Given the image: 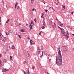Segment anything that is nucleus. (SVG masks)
I'll return each instance as SVG.
<instances>
[{
    "mask_svg": "<svg viewBox=\"0 0 74 74\" xmlns=\"http://www.w3.org/2000/svg\"><path fill=\"white\" fill-rule=\"evenodd\" d=\"M30 44H32V45L33 44L32 43L33 42V41L32 40H30Z\"/></svg>",
    "mask_w": 74,
    "mask_h": 74,
    "instance_id": "obj_14",
    "label": "nucleus"
},
{
    "mask_svg": "<svg viewBox=\"0 0 74 74\" xmlns=\"http://www.w3.org/2000/svg\"><path fill=\"white\" fill-rule=\"evenodd\" d=\"M38 52H40V50H38Z\"/></svg>",
    "mask_w": 74,
    "mask_h": 74,
    "instance_id": "obj_57",
    "label": "nucleus"
},
{
    "mask_svg": "<svg viewBox=\"0 0 74 74\" xmlns=\"http://www.w3.org/2000/svg\"><path fill=\"white\" fill-rule=\"evenodd\" d=\"M62 57H56V63L58 66H62Z\"/></svg>",
    "mask_w": 74,
    "mask_h": 74,
    "instance_id": "obj_1",
    "label": "nucleus"
},
{
    "mask_svg": "<svg viewBox=\"0 0 74 74\" xmlns=\"http://www.w3.org/2000/svg\"><path fill=\"white\" fill-rule=\"evenodd\" d=\"M33 44H35V43L34 42H33Z\"/></svg>",
    "mask_w": 74,
    "mask_h": 74,
    "instance_id": "obj_50",
    "label": "nucleus"
},
{
    "mask_svg": "<svg viewBox=\"0 0 74 74\" xmlns=\"http://www.w3.org/2000/svg\"><path fill=\"white\" fill-rule=\"evenodd\" d=\"M16 6H15V8H16Z\"/></svg>",
    "mask_w": 74,
    "mask_h": 74,
    "instance_id": "obj_60",
    "label": "nucleus"
},
{
    "mask_svg": "<svg viewBox=\"0 0 74 74\" xmlns=\"http://www.w3.org/2000/svg\"><path fill=\"white\" fill-rule=\"evenodd\" d=\"M18 3H16V4H15V6H16V7H17V6L18 5Z\"/></svg>",
    "mask_w": 74,
    "mask_h": 74,
    "instance_id": "obj_20",
    "label": "nucleus"
},
{
    "mask_svg": "<svg viewBox=\"0 0 74 74\" xmlns=\"http://www.w3.org/2000/svg\"><path fill=\"white\" fill-rule=\"evenodd\" d=\"M27 55H28V56H29L28 57H29L30 56H29V53H28V52H27Z\"/></svg>",
    "mask_w": 74,
    "mask_h": 74,
    "instance_id": "obj_37",
    "label": "nucleus"
},
{
    "mask_svg": "<svg viewBox=\"0 0 74 74\" xmlns=\"http://www.w3.org/2000/svg\"><path fill=\"white\" fill-rule=\"evenodd\" d=\"M6 34L7 35V36H8V34L7 33H6Z\"/></svg>",
    "mask_w": 74,
    "mask_h": 74,
    "instance_id": "obj_59",
    "label": "nucleus"
},
{
    "mask_svg": "<svg viewBox=\"0 0 74 74\" xmlns=\"http://www.w3.org/2000/svg\"><path fill=\"white\" fill-rule=\"evenodd\" d=\"M38 50H40V48H39V47H38Z\"/></svg>",
    "mask_w": 74,
    "mask_h": 74,
    "instance_id": "obj_43",
    "label": "nucleus"
},
{
    "mask_svg": "<svg viewBox=\"0 0 74 74\" xmlns=\"http://www.w3.org/2000/svg\"><path fill=\"white\" fill-rule=\"evenodd\" d=\"M0 36H2L1 33H0Z\"/></svg>",
    "mask_w": 74,
    "mask_h": 74,
    "instance_id": "obj_48",
    "label": "nucleus"
},
{
    "mask_svg": "<svg viewBox=\"0 0 74 74\" xmlns=\"http://www.w3.org/2000/svg\"><path fill=\"white\" fill-rule=\"evenodd\" d=\"M56 23H54L53 25L52 26H54V28H55L56 27Z\"/></svg>",
    "mask_w": 74,
    "mask_h": 74,
    "instance_id": "obj_12",
    "label": "nucleus"
},
{
    "mask_svg": "<svg viewBox=\"0 0 74 74\" xmlns=\"http://www.w3.org/2000/svg\"><path fill=\"white\" fill-rule=\"evenodd\" d=\"M18 56L21 57V54L20 53H18Z\"/></svg>",
    "mask_w": 74,
    "mask_h": 74,
    "instance_id": "obj_16",
    "label": "nucleus"
},
{
    "mask_svg": "<svg viewBox=\"0 0 74 74\" xmlns=\"http://www.w3.org/2000/svg\"><path fill=\"white\" fill-rule=\"evenodd\" d=\"M66 37H67V38H68V36H69V32H67V31H66Z\"/></svg>",
    "mask_w": 74,
    "mask_h": 74,
    "instance_id": "obj_8",
    "label": "nucleus"
},
{
    "mask_svg": "<svg viewBox=\"0 0 74 74\" xmlns=\"http://www.w3.org/2000/svg\"><path fill=\"white\" fill-rule=\"evenodd\" d=\"M71 13L73 15V14H74V12H71Z\"/></svg>",
    "mask_w": 74,
    "mask_h": 74,
    "instance_id": "obj_41",
    "label": "nucleus"
},
{
    "mask_svg": "<svg viewBox=\"0 0 74 74\" xmlns=\"http://www.w3.org/2000/svg\"><path fill=\"white\" fill-rule=\"evenodd\" d=\"M45 12H47V11H48V10H45Z\"/></svg>",
    "mask_w": 74,
    "mask_h": 74,
    "instance_id": "obj_39",
    "label": "nucleus"
},
{
    "mask_svg": "<svg viewBox=\"0 0 74 74\" xmlns=\"http://www.w3.org/2000/svg\"><path fill=\"white\" fill-rule=\"evenodd\" d=\"M58 28H59V29H60L61 30H62V29L61 28H60V27H59V26H58Z\"/></svg>",
    "mask_w": 74,
    "mask_h": 74,
    "instance_id": "obj_31",
    "label": "nucleus"
},
{
    "mask_svg": "<svg viewBox=\"0 0 74 74\" xmlns=\"http://www.w3.org/2000/svg\"><path fill=\"white\" fill-rule=\"evenodd\" d=\"M60 49V48H58V51L60 50L59 49Z\"/></svg>",
    "mask_w": 74,
    "mask_h": 74,
    "instance_id": "obj_53",
    "label": "nucleus"
},
{
    "mask_svg": "<svg viewBox=\"0 0 74 74\" xmlns=\"http://www.w3.org/2000/svg\"><path fill=\"white\" fill-rule=\"evenodd\" d=\"M62 33L63 34H65L66 33L64 31V29H63L62 31Z\"/></svg>",
    "mask_w": 74,
    "mask_h": 74,
    "instance_id": "obj_7",
    "label": "nucleus"
},
{
    "mask_svg": "<svg viewBox=\"0 0 74 74\" xmlns=\"http://www.w3.org/2000/svg\"><path fill=\"white\" fill-rule=\"evenodd\" d=\"M18 38H20V39H21V35H18Z\"/></svg>",
    "mask_w": 74,
    "mask_h": 74,
    "instance_id": "obj_24",
    "label": "nucleus"
},
{
    "mask_svg": "<svg viewBox=\"0 0 74 74\" xmlns=\"http://www.w3.org/2000/svg\"><path fill=\"white\" fill-rule=\"evenodd\" d=\"M49 9H50V8H51V7H50V8H49Z\"/></svg>",
    "mask_w": 74,
    "mask_h": 74,
    "instance_id": "obj_54",
    "label": "nucleus"
},
{
    "mask_svg": "<svg viewBox=\"0 0 74 74\" xmlns=\"http://www.w3.org/2000/svg\"><path fill=\"white\" fill-rule=\"evenodd\" d=\"M11 32V30H10V32Z\"/></svg>",
    "mask_w": 74,
    "mask_h": 74,
    "instance_id": "obj_58",
    "label": "nucleus"
},
{
    "mask_svg": "<svg viewBox=\"0 0 74 74\" xmlns=\"http://www.w3.org/2000/svg\"><path fill=\"white\" fill-rule=\"evenodd\" d=\"M63 49L64 50V52H67V49H66L64 47L63 48Z\"/></svg>",
    "mask_w": 74,
    "mask_h": 74,
    "instance_id": "obj_6",
    "label": "nucleus"
},
{
    "mask_svg": "<svg viewBox=\"0 0 74 74\" xmlns=\"http://www.w3.org/2000/svg\"><path fill=\"white\" fill-rule=\"evenodd\" d=\"M63 47H65V48H66L67 47V46H63Z\"/></svg>",
    "mask_w": 74,
    "mask_h": 74,
    "instance_id": "obj_30",
    "label": "nucleus"
},
{
    "mask_svg": "<svg viewBox=\"0 0 74 74\" xmlns=\"http://www.w3.org/2000/svg\"><path fill=\"white\" fill-rule=\"evenodd\" d=\"M32 69H35V67H34V66H33L32 67Z\"/></svg>",
    "mask_w": 74,
    "mask_h": 74,
    "instance_id": "obj_40",
    "label": "nucleus"
},
{
    "mask_svg": "<svg viewBox=\"0 0 74 74\" xmlns=\"http://www.w3.org/2000/svg\"><path fill=\"white\" fill-rule=\"evenodd\" d=\"M41 32H40L38 34H39V35H41Z\"/></svg>",
    "mask_w": 74,
    "mask_h": 74,
    "instance_id": "obj_25",
    "label": "nucleus"
},
{
    "mask_svg": "<svg viewBox=\"0 0 74 74\" xmlns=\"http://www.w3.org/2000/svg\"><path fill=\"white\" fill-rule=\"evenodd\" d=\"M2 2L3 3V4H4V1H2Z\"/></svg>",
    "mask_w": 74,
    "mask_h": 74,
    "instance_id": "obj_44",
    "label": "nucleus"
},
{
    "mask_svg": "<svg viewBox=\"0 0 74 74\" xmlns=\"http://www.w3.org/2000/svg\"><path fill=\"white\" fill-rule=\"evenodd\" d=\"M1 57H2V55H1V54L0 53V58H1Z\"/></svg>",
    "mask_w": 74,
    "mask_h": 74,
    "instance_id": "obj_26",
    "label": "nucleus"
},
{
    "mask_svg": "<svg viewBox=\"0 0 74 74\" xmlns=\"http://www.w3.org/2000/svg\"><path fill=\"white\" fill-rule=\"evenodd\" d=\"M7 47H9V45H7Z\"/></svg>",
    "mask_w": 74,
    "mask_h": 74,
    "instance_id": "obj_52",
    "label": "nucleus"
},
{
    "mask_svg": "<svg viewBox=\"0 0 74 74\" xmlns=\"http://www.w3.org/2000/svg\"><path fill=\"white\" fill-rule=\"evenodd\" d=\"M7 60H6V59H4V60H3V62H6Z\"/></svg>",
    "mask_w": 74,
    "mask_h": 74,
    "instance_id": "obj_21",
    "label": "nucleus"
},
{
    "mask_svg": "<svg viewBox=\"0 0 74 74\" xmlns=\"http://www.w3.org/2000/svg\"><path fill=\"white\" fill-rule=\"evenodd\" d=\"M27 39H30V38H29V37H28V38H27Z\"/></svg>",
    "mask_w": 74,
    "mask_h": 74,
    "instance_id": "obj_56",
    "label": "nucleus"
},
{
    "mask_svg": "<svg viewBox=\"0 0 74 74\" xmlns=\"http://www.w3.org/2000/svg\"><path fill=\"white\" fill-rule=\"evenodd\" d=\"M34 21L35 22H36V21H37L36 20V18H35Z\"/></svg>",
    "mask_w": 74,
    "mask_h": 74,
    "instance_id": "obj_34",
    "label": "nucleus"
},
{
    "mask_svg": "<svg viewBox=\"0 0 74 74\" xmlns=\"http://www.w3.org/2000/svg\"><path fill=\"white\" fill-rule=\"evenodd\" d=\"M60 26H62V24H60Z\"/></svg>",
    "mask_w": 74,
    "mask_h": 74,
    "instance_id": "obj_47",
    "label": "nucleus"
},
{
    "mask_svg": "<svg viewBox=\"0 0 74 74\" xmlns=\"http://www.w3.org/2000/svg\"><path fill=\"white\" fill-rule=\"evenodd\" d=\"M41 27L43 29H44V28L45 27V22H43L42 24Z\"/></svg>",
    "mask_w": 74,
    "mask_h": 74,
    "instance_id": "obj_3",
    "label": "nucleus"
},
{
    "mask_svg": "<svg viewBox=\"0 0 74 74\" xmlns=\"http://www.w3.org/2000/svg\"><path fill=\"white\" fill-rule=\"evenodd\" d=\"M62 7H63V8H64V9H65V6H64L63 5H62Z\"/></svg>",
    "mask_w": 74,
    "mask_h": 74,
    "instance_id": "obj_23",
    "label": "nucleus"
},
{
    "mask_svg": "<svg viewBox=\"0 0 74 74\" xmlns=\"http://www.w3.org/2000/svg\"><path fill=\"white\" fill-rule=\"evenodd\" d=\"M42 56H43V54H42L40 56V58H42Z\"/></svg>",
    "mask_w": 74,
    "mask_h": 74,
    "instance_id": "obj_36",
    "label": "nucleus"
},
{
    "mask_svg": "<svg viewBox=\"0 0 74 74\" xmlns=\"http://www.w3.org/2000/svg\"><path fill=\"white\" fill-rule=\"evenodd\" d=\"M43 15H44V14L43 13H42L41 16L42 18H43Z\"/></svg>",
    "mask_w": 74,
    "mask_h": 74,
    "instance_id": "obj_19",
    "label": "nucleus"
},
{
    "mask_svg": "<svg viewBox=\"0 0 74 74\" xmlns=\"http://www.w3.org/2000/svg\"><path fill=\"white\" fill-rule=\"evenodd\" d=\"M61 25H62H62H63V23L61 24Z\"/></svg>",
    "mask_w": 74,
    "mask_h": 74,
    "instance_id": "obj_62",
    "label": "nucleus"
},
{
    "mask_svg": "<svg viewBox=\"0 0 74 74\" xmlns=\"http://www.w3.org/2000/svg\"><path fill=\"white\" fill-rule=\"evenodd\" d=\"M10 32V33H11L12 34H12V32Z\"/></svg>",
    "mask_w": 74,
    "mask_h": 74,
    "instance_id": "obj_49",
    "label": "nucleus"
},
{
    "mask_svg": "<svg viewBox=\"0 0 74 74\" xmlns=\"http://www.w3.org/2000/svg\"><path fill=\"white\" fill-rule=\"evenodd\" d=\"M26 31V30L25 29H21V30L20 32H25Z\"/></svg>",
    "mask_w": 74,
    "mask_h": 74,
    "instance_id": "obj_9",
    "label": "nucleus"
},
{
    "mask_svg": "<svg viewBox=\"0 0 74 74\" xmlns=\"http://www.w3.org/2000/svg\"><path fill=\"white\" fill-rule=\"evenodd\" d=\"M24 73L25 74H26V72H25V71H24Z\"/></svg>",
    "mask_w": 74,
    "mask_h": 74,
    "instance_id": "obj_35",
    "label": "nucleus"
},
{
    "mask_svg": "<svg viewBox=\"0 0 74 74\" xmlns=\"http://www.w3.org/2000/svg\"><path fill=\"white\" fill-rule=\"evenodd\" d=\"M16 35H18V33H16Z\"/></svg>",
    "mask_w": 74,
    "mask_h": 74,
    "instance_id": "obj_61",
    "label": "nucleus"
},
{
    "mask_svg": "<svg viewBox=\"0 0 74 74\" xmlns=\"http://www.w3.org/2000/svg\"><path fill=\"white\" fill-rule=\"evenodd\" d=\"M56 5H58V3H56Z\"/></svg>",
    "mask_w": 74,
    "mask_h": 74,
    "instance_id": "obj_55",
    "label": "nucleus"
},
{
    "mask_svg": "<svg viewBox=\"0 0 74 74\" xmlns=\"http://www.w3.org/2000/svg\"><path fill=\"white\" fill-rule=\"evenodd\" d=\"M17 9L19 11H21V8H20V7L18 5L17 6Z\"/></svg>",
    "mask_w": 74,
    "mask_h": 74,
    "instance_id": "obj_10",
    "label": "nucleus"
},
{
    "mask_svg": "<svg viewBox=\"0 0 74 74\" xmlns=\"http://www.w3.org/2000/svg\"><path fill=\"white\" fill-rule=\"evenodd\" d=\"M2 41H4V42H5V39H3V40H2Z\"/></svg>",
    "mask_w": 74,
    "mask_h": 74,
    "instance_id": "obj_27",
    "label": "nucleus"
},
{
    "mask_svg": "<svg viewBox=\"0 0 74 74\" xmlns=\"http://www.w3.org/2000/svg\"><path fill=\"white\" fill-rule=\"evenodd\" d=\"M34 25V24L33 23V20H32L31 23H29V27H30V29H32V26H33V25Z\"/></svg>",
    "mask_w": 74,
    "mask_h": 74,
    "instance_id": "obj_2",
    "label": "nucleus"
},
{
    "mask_svg": "<svg viewBox=\"0 0 74 74\" xmlns=\"http://www.w3.org/2000/svg\"><path fill=\"white\" fill-rule=\"evenodd\" d=\"M33 1H34V0H31V2L32 3Z\"/></svg>",
    "mask_w": 74,
    "mask_h": 74,
    "instance_id": "obj_22",
    "label": "nucleus"
},
{
    "mask_svg": "<svg viewBox=\"0 0 74 74\" xmlns=\"http://www.w3.org/2000/svg\"><path fill=\"white\" fill-rule=\"evenodd\" d=\"M8 70H9V69H7L4 68L2 70V71H3V72H6V71H8Z\"/></svg>",
    "mask_w": 74,
    "mask_h": 74,
    "instance_id": "obj_5",
    "label": "nucleus"
},
{
    "mask_svg": "<svg viewBox=\"0 0 74 74\" xmlns=\"http://www.w3.org/2000/svg\"><path fill=\"white\" fill-rule=\"evenodd\" d=\"M52 21H51L50 22V25H52Z\"/></svg>",
    "mask_w": 74,
    "mask_h": 74,
    "instance_id": "obj_28",
    "label": "nucleus"
},
{
    "mask_svg": "<svg viewBox=\"0 0 74 74\" xmlns=\"http://www.w3.org/2000/svg\"><path fill=\"white\" fill-rule=\"evenodd\" d=\"M51 59H49V63H51Z\"/></svg>",
    "mask_w": 74,
    "mask_h": 74,
    "instance_id": "obj_33",
    "label": "nucleus"
},
{
    "mask_svg": "<svg viewBox=\"0 0 74 74\" xmlns=\"http://www.w3.org/2000/svg\"><path fill=\"white\" fill-rule=\"evenodd\" d=\"M11 59H12V56H10V59L11 60Z\"/></svg>",
    "mask_w": 74,
    "mask_h": 74,
    "instance_id": "obj_42",
    "label": "nucleus"
},
{
    "mask_svg": "<svg viewBox=\"0 0 74 74\" xmlns=\"http://www.w3.org/2000/svg\"><path fill=\"white\" fill-rule=\"evenodd\" d=\"M28 74H29V70H28V72H27Z\"/></svg>",
    "mask_w": 74,
    "mask_h": 74,
    "instance_id": "obj_38",
    "label": "nucleus"
},
{
    "mask_svg": "<svg viewBox=\"0 0 74 74\" xmlns=\"http://www.w3.org/2000/svg\"><path fill=\"white\" fill-rule=\"evenodd\" d=\"M12 49H15V47L13 45L12 46Z\"/></svg>",
    "mask_w": 74,
    "mask_h": 74,
    "instance_id": "obj_15",
    "label": "nucleus"
},
{
    "mask_svg": "<svg viewBox=\"0 0 74 74\" xmlns=\"http://www.w3.org/2000/svg\"><path fill=\"white\" fill-rule=\"evenodd\" d=\"M43 53H44V51H42V54H43Z\"/></svg>",
    "mask_w": 74,
    "mask_h": 74,
    "instance_id": "obj_46",
    "label": "nucleus"
},
{
    "mask_svg": "<svg viewBox=\"0 0 74 74\" xmlns=\"http://www.w3.org/2000/svg\"><path fill=\"white\" fill-rule=\"evenodd\" d=\"M27 25H28L27 24H26V26H27Z\"/></svg>",
    "mask_w": 74,
    "mask_h": 74,
    "instance_id": "obj_63",
    "label": "nucleus"
},
{
    "mask_svg": "<svg viewBox=\"0 0 74 74\" xmlns=\"http://www.w3.org/2000/svg\"><path fill=\"white\" fill-rule=\"evenodd\" d=\"M4 39H5V40H7V38H6L5 37H4Z\"/></svg>",
    "mask_w": 74,
    "mask_h": 74,
    "instance_id": "obj_29",
    "label": "nucleus"
},
{
    "mask_svg": "<svg viewBox=\"0 0 74 74\" xmlns=\"http://www.w3.org/2000/svg\"><path fill=\"white\" fill-rule=\"evenodd\" d=\"M46 56L47 57V59H49V55H48V54H47Z\"/></svg>",
    "mask_w": 74,
    "mask_h": 74,
    "instance_id": "obj_18",
    "label": "nucleus"
},
{
    "mask_svg": "<svg viewBox=\"0 0 74 74\" xmlns=\"http://www.w3.org/2000/svg\"><path fill=\"white\" fill-rule=\"evenodd\" d=\"M72 35H73V36H74V34H72Z\"/></svg>",
    "mask_w": 74,
    "mask_h": 74,
    "instance_id": "obj_64",
    "label": "nucleus"
},
{
    "mask_svg": "<svg viewBox=\"0 0 74 74\" xmlns=\"http://www.w3.org/2000/svg\"><path fill=\"white\" fill-rule=\"evenodd\" d=\"M37 10L36 9H35L34 8H33L32 9V11H35V12H36V10Z\"/></svg>",
    "mask_w": 74,
    "mask_h": 74,
    "instance_id": "obj_13",
    "label": "nucleus"
},
{
    "mask_svg": "<svg viewBox=\"0 0 74 74\" xmlns=\"http://www.w3.org/2000/svg\"><path fill=\"white\" fill-rule=\"evenodd\" d=\"M4 9H3L1 11V13H3V12H4Z\"/></svg>",
    "mask_w": 74,
    "mask_h": 74,
    "instance_id": "obj_11",
    "label": "nucleus"
},
{
    "mask_svg": "<svg viewBox=\"0 0 74 74\" xmlns=\"http://www.w3.org/2000/svg\"><path fill=\"white\" fill-rule=\"evenodd\" d=\"M10 21V20L8 19L7 21L6 22V23H7L8 22Z\"/></svg>",
    "mask_w": 74,
    "mask_h": 74,
    "instance_id": "obj_17",
    "label": "nucleus"
},
{
    "mask_svg": "<svg viewBox=\"0 0 74 74\" xmlns=\"http://www.w3.org/2000/svg\"><path fill=\"white\" fill-rule=\"evenodd\" d=\"M1 63H2V62H1V60H0V64H1Z\"/></svg>",
    "mask_w": 74,
    "mask_h": 74,
    "instance_id": "obj_32",
    "label": "nucleus"
},
{
    "mask_svg": "<svg viewBox=\"0 0 74 74\" xmlns=\"http://www.w3.org/2000/svg\"><path fill=\"white\" fill-rule=\"evenodd\" d=\"M25 63H26V62H25V61H24V62H23V64H25Z\"/></svg>",
    "mask_w": 74,
    "mask_h": 74,
    "instance_id": "obj_45",
    "label": "nucleus"
},
{
    "mask_svg": "<svg viewBox=\"0 0 74 74\" xmlns=\"http://www.w3.org/2000/svg\"><path fill=\"white\" fill-rule=\"evenodd\" d=\"M1 18H0V22L1 21Z\"/></svg>",
    "mask_w": 74,
    "mask_h": 74,
    "instance_id": "obj_51",
    "label": "nucleus"
},
{
    "mask_svg": "<svg viewBox=\"0 0 74 74\" xmlns=\"http://www.w3.org/2000/svg\"><path fill=\"white\" fill-rule=\"evenodd\" d=\"M60 51L59 50V51L58 52V55L56 57H62V55H61V53H60Z\"/></svg>",
    "mask_w": 74,
    "mask_h": 74,
    "instance_id": "obj_4",
    "label": "nucleus"
}]
</instances>
